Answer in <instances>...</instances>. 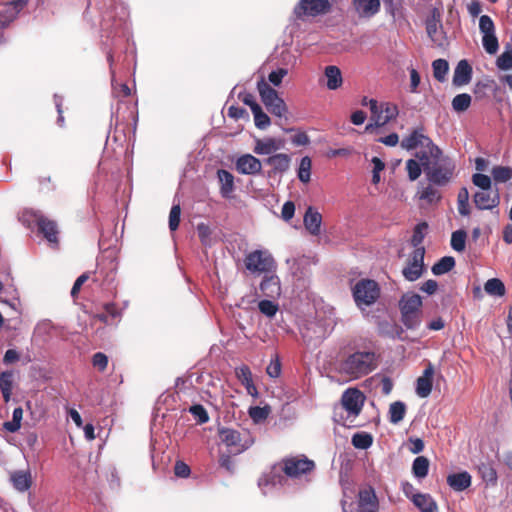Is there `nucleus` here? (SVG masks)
Returning <instances> with one entry per match:
<instances>
[{
  "label": "nucleus",
  "mask_w": 512,
  "mask_h": 512,
  "mask_svg": "<svg viewBox=\"0 0 512 512\" xmlns=\"http://www.w3.org/2000/svg\"><path fill=\"white\" fill-rule=\"evenodd\" d=\"M197 233H198V237H199L201 243L204 245H207L210 235H211V230H210L209 226L204 223L198 224L197 225Z\"/></svg>",
  "instance_id": "64"
},
{
  "label": "nucleus",
  "mask_w": 512,
  "mask_h": 512,
  "mask_svg": "<svg viewBox=\"0 0 512 512\" xmlns=\"http://www.w3.org/2000/svg\"><path fill=\"white\" fill-rule=\"evenodd\" d=\"M366 397L358 388L346 389L340 400V408H335L333 420L346 428L361 426L356 423L357 417L362 412Z\"/></svg>",
  "instance_id": "3"
},
{
  "label": "nucleus",
  "mask_w": 512,
  "mask_h": 512,
  "mask_svg": "<svg viewBox=\"0 0 512 512\" xmlns=\"http://www.w3.org/2000/svg\"><path fill=\"white\" fill-rule=\"evenodd\" d=\"M472 102V97L468 93H462L456 95L452 100V108L456 112L466 111Z\"/></svg>",
  "instance_id": "43"
},
{
  "label": "nucleus",
  "mask_w": 512,
  "mask_h": 512,
  "mask_svg": "<svg viewBox=\"0 0 512 512\" xmlns=\"http://www.w3.org/2000/svg\"><path fill=\"white\" fill-rule=\"evenodd\" d=\"M422 162H418L414 159H409L406 162V170L408 172V177L411 181L417 180L422 172Z\"/></svg>",
  "instance_id": "52"
},
{
  "label": "nucleus",
  "mask_w": 512,
  "mask_h": 512,
  "mask_svg": "<svg viewBox=\"0 0 512 512\" xmlns=\"http://www.w3.org/2000/svg\"><path fill=\"white\" fill-rule=\"evenodd\" d=\"M377 368V355L373 351H356L343 355L337 364L339 374L349 380L362 378Z\"/></svg>",
  "instance_id": "2"
},
{
  "label": "nucleus",
  "mask_w": 512,
  "mask_h": 512,
  "mask_svg": "<svg viewBox=\"0 0 512 512\" xmlns=\"http://www.w3.org/2000/svg\"><path fill=\"white\" fill-rule=\"evenodd\" d=\"M379 501L371 486L362 488L358 492V512H378Z\"/></svg>",
  "instance_id": "17"
},
{
  "label": "nucleus",
  "mask_w": 512,
  "mask_h": 512,
  "mask_svg": "<svg viewBox=\"0 0 512 512\" xmlns=\"http://www.w3.org/2000/svg\"><path fill=\"white\" fill-rule=\"evenodd\" d=\"M478 471L481 475L482 480L487 484L495 485L497 483V472L491 464L481 463L478 466Z\"/></svg>",
  "instance_id": "38"
},
{
  "label": "nucleus",
  "mask_w": 512,
  "mask_h": 512,
  "mask_svg": "<svg viewBox=\"0 0 512 512\" xmlns=\"http://www.w3.org/2000/svg\"><path fill=\"white\" fill-rule=\"evenodd\" d=\"M369 107L371 119L375 122V126H384L399 114L397 105L390 102L378 103L377 100L370 99Z\"/></svg>",
  "instance_id": "9"
},
{
  "label": "nucleus",
  "mask_w": 512,
  "mask_h": 512,
  "mask_svg": "<svg viewBox=\"0 0 512 512\" xmlns=\"http://www.w3.org/2000/svg\"><path fill=\"white\" fill-rule=\"evenodd\" d=\"M257 89L263 104L271 114L277 117L286 115L287 105L274 88L262 79L257 83Z\"/></svg>",
  "instance_id": "6"
},
{
  "label": "nucleus",
  "mask_w": 512,
  "mask_h": 512,
  "mask_svg": "<svg viewBox=\"0 0 512 512\" xmlns=\"http://www.w3.org/2000/svg\"><path fill=\"white\" fill-rule=\"evenodd\" d=\"M424 256V247L412 251L408 258L407 265L402 270V274L406 280L413 282L422 276L425 270Z\"/></svg>",
  "instance_id": "12"
},
{
  "label": "nucleus",
  "mask_w": 512,
  "mask_h": 512,
  "mask_svg": "<svg viewBox=\"0 0 512 512\" xmlns=\"http://www.w3.org/2000/svg\"><path fill=\"white\" fill-rule=\"evenodd\" d=\"M288 74V70L285 68H279L269 73L268 80L274 85L279 86L282 83L283 78Z\"/></svg>",
  "instance_id": "62"
},
{
  "label": "nucleus",
  "mask_w": 512,
  "mask_h": 512,
  "mask_svg": "<svg viewBox=\"0 0 512 512\" xmlns=\"http://www.w3.org/2000/svg\"><path fill=\"white\" fill-rule=\"evenodd\" d=\"M417 195L420 200H424L428 204L438 203L442 198L440 191L432 183L418 191Z\"/></svg>",
  "instance_id": "32"
},
{
  "label": "nucleus",
  "mask_w": 512,
  "mask_h": 512,
  "mask_svg": "<svg viewBox=\"0 0 512 512\" xmlns=\"http://www.w3.org/2000/svg\"><path fill=\"white\" fill-rule=\"evenodd\" d=\"M497 67L500 70L512 69V49H506L496 61Z\"/></svg>",
  "instance_id": "56"
},
{
  "label": "nucleus",
  "mask_w": 512,
  "mask_h": 512,
  "mask_svg": "<svg viewBox=\"0 0 512 512\" xmlns=\"http://www.w3.org/2000/svg\"><path fill=\"white\" fill-rule=\"evenodd\" d=\"M380 295V289L376 281L362 279L353 288V297L356 304L369 306L373 304Z\"/></svg>",
  "instance_id": "7"
},
{
  "label": "nucleus",
  "mask_w": 512,
  "mask_h": 512,
  "mask_svg": "<svg viewBox=\"0 0 512 512\" xmlns=\"http://www.w3.org/2000/svg\"><path fill=\"white\" fill-rule=\"evenodd\" d=\"M11 481L13 486L21 492L28 490L31 486V476L27 472L18 471L12 474Z\"/></svg>",
  "instance_id": "35"
},
{
  "label": "nucleus",
  "mask_w": 512,
  "mask_h": 512,
  "mask_svg": "<svg viewBox=\"0 0 512 512\" xmlns=\"http://www.w3.org/2000/svg\"><path fill=\"white\" fill-rule=\"evenodd\" d=\"M269 415V408L268 407H251L249 409V416L255 423H260L264 421Z\"/></svg>",
  "instance_id": "57"
},
{
  "label": "nucleus",
  "mask_w": 512,
  "mask_h": 512,
  "mask_svg": "<svg viewBox=\"0 0 512 512\" xmlns=\"http://www.w3.org/2000/svg\"><path fill=\"white\" fill-rule=\"evenodd\" d=\"M236 169L240 174L255 175L262 171L261 161L251 154H244L236 161Z\"/></svg>",
  "instance_id": "19"
},
{
  "label": "nucleus",
  "mask_w": 512,
  "mask_h": 512,
  "mask_svg": "<svg viewBox=\"0 0 512 512\" xmlns=\"http://www.w3.org/2000/svg\"><path fill=\"white\" fill-rule=\"evenodd\" d=\"M429 460L425 456H418L414 459L412 464V472L416 478L422 479L428 475Z\"/></svg>",
  "instance_id": "33"
},
{
  "label": "nucleus",
  "mask_w": 512,
  "mask_h": 512,
  "mask_svg": "<svg viewBox=\"0 0 512 512\" xmlns=\"http://www.w3.org/2000/svg\"><path fill=\"white\" fill-rule=\"evenodd\" d=\"M419 146L423 148L422 151H431L433 147H437V145H435L433 141L424 134L423 127L414 129L401 141V147L406 150H413Z\"/></svg>",
  "instance_id": "13"
},
{
  "label": "nucleus",
  "mask_w": 512,
  "mask_h": 512,
  "mask_svg": "<svg viewBox=\"0 0 512 512\" xmlns=\"http://www.w3.org/2000/svg\"><path fill=\"white\" fill-rule=\"evenodd\" d=\"M384 4L385 11L392 18H395L396 15L403 8V0H382Z\"/></svg>",
  "instance_id": "55"
},
{
  "label": "nucleus",
  "mask_w": 512,
  "mask_h": 512,
  "mask_svg": "<svg viewBox=\"0 0 512 512\" xmlns=\"http://www.w3.org/2000/svg\"><path fill=\"white\" fill-rule=\"evenodd\" d=\"M245 267L252 273H267L275 268V261L273 257L261 250H255L249 253L244 260Z\"/></svg>",
  "instance_id": "10"
},
{
  "label": "nucleus",
  "mask_w": 512,
  "mask_h": 512,
  "mask_svg": "<svg viewBox=\"0 0 512 512\" xmlns=\"http://www.w3.org/2000/svg\"><path fill=\"white\" fill-rule=\"evenodd\" d=\"M471 483L472 477L466 471L449 474L447 476V484L452 490L456 492H461L468 489L471 486Z\"/></svg>",
  "instance_id": "23"
},
{
  "label": "nucleus",
  "mask_w": 512,
  "mask_h": 512,
  "mask_svg": "<svg viewBox=\"0 0 512 512\" xmlns=\"http://www.w3.org/2000/svg\"><path fill=\"white\" fill-rule=\"evenodd\" d=\"M428 229V224L426 222H421V223H418L414 230H413V235H412V238H411V245L417 249V248H422L423 246H421L423 240H424V237H425V231Z\"/></svg>",
  "instance_id": "44"
},
{
  "label": "nucleus",
  "mask_w": 512,
  "mask_h": 512,
  "mask_svg": "<svg viewBox=\"0 0 512 512\" xmlns=\"http://www.w3.org/2000/svg\"><path fill=\"white\" fill-rule=\"evenodd\" d=\"M330 10L329 0H300L294 8V14L298 19H303L304 17L324 15Z\"/></svg>",
  "instance_id": "11"
},
{
  "label": "nucleus",
  "mask_w": 512,
  "mask_h": 512,
  "mask_svg": "<svg viewBox=\"0 0 512 512\" xmlns=\"http://www.w3.org/2000/svg\"><path fill=\"white\" fill-rule=\"evenodd\" d=\"M441 27V15L437 9H433L431 16L426 20V31L432 41H436L435 35Z\"/></svg>",
  "instance_id": "34"
},
{
  "label": "nucleus",
  "mask_w": 512,
  "mask_h": 512,
  "mask_svg": "<svg viewBox=\"0 0 512 512\" xmlns=\"http://www.w3.org/2000/svg\"><path fill=\"white\" fill-rule=\"evenodd\" d=\"M14 386V372L3 371L0 374V390L5 403L11 400L12 390Z\"/></svg>",
  "instance_id": "30"
},
{
  "label": "nucleus",
  "mask_w": 512,
  "mask_h": 512,
  "mask_svg": "<svg viewBox=\"0 0 512 512\" xmlns=\"http://www.w3.org/2000/svg\"><path fill=\"white\" fill-rule=\"evenodd\" d=\"M406 414V405L401 401L393 402L389 407V420L393 424H398L404 419Z\"/></svg>",
  "instance_id": "37"
},
{
  "label": "nucleus",
  "mask_w": 512,
  "mask_h": 512,
  "mask_svg": "<svg viewBox=\"0 0 512 512\" xmlns=\"http://www.w3.org/2000/svg\"><path fill=\"white\" fill-rule=\"evenodd\" d=\"M281 470L290 478H297L315 469L314 461L306 456H291L282 459Z\"/></svg>",
  "instance_id": "8"
},
{
  "label": "nucleus",
  "mask_w": 512,
  "mask_h": 512,
  "mask_svg": "<svg viewBox=\"0 0 512 512\" xmlns=\"http://www.w3.org/2000/svg\"><path fill=\"white\" fill-rule=\"evenodd\" d=\"M495 182L505 183L512 178V168L508 166H495L491 171Z\"/></svg>",
  "instance_id": "47"
},
{
  "label": "nucleus",
  "mask_w": 512,
  "mask_h": 512,
  "mask_svg": "<svg viewBox=\"0 0 512 512\" xmlns=\"http://www.w3.org/2000/svg\"><path fill=\"white\" fill-rule=\"evenodd\" d=\"M253 115H254V121L255 126L259 129H265L270 125V118L269 116L262 110L260 105H255L253 107Z\"/></svg>",
  "instance_id": "48"
},
{
  "label": "nucleus",
  "mask_w": 512,
  "mask_h": 512,
  "mask_svg": "<svg viewBox=\"0 0 512 512\" xmlns=\"http://www.w3.org/2000/svg\"><path fill=\"white\" fill-rule=\"evenodd\" d=\"M421 312L401 313V321L407 329H415L421 323Z\"/></svg>",
  "instance_id": "50"
},
{
  "label": "nucleus",
  "mask_w": 512,
  "mask_h": 512,
  "mask_svg": "<svg viewBox=\"0 0 512 512\" xmlns=\"http://www.w3.org/2000/svg\"><path fill=\"white\" fill-rule=\"evenodd\" d=\"M232 454L229 452L227 454H221L219 457V465L224 468L229 473H233L235 470V464L232 460Z\"/></svg>",
  "instance_id": "63"
},
{
  "label": "nucleus",
  "mask_w": 512,
  "mask_h": 512,
  "mask_svg": "<svg viewBox=\"0 0 512 512\" xmlns=\"http://www.w3.org/2000/svg\"><path fill=\"white\" fill-rule=\"evenodd\" d=\"M218 181L220 183V194L223 198L229 199L234 191V176L225 169L217 171Z\"/></svg>",
  "instance_id": "27"
},
{
  "label": "nucleus",
  "mask_w": 512,
  "mask_h": 512,
  "mask_svg": "<svg viewBox=\"0 0 512 512\" xmlns=\"http://www.w3.org/2000/svg\"><path fill=\"white\" fill-rule=\"evenodd\" d=\"M324 75L327 79L326 86L329 90H336L342 86L343 78L341 70L334 65L325 68Z\"/></svg>",
  "instance_id": "29"
},
{
  "label": "nucleus",
  "mask_w": 512,
  "mask_h": 512,
  "mask_svg": "<svg viewBox=\"0 0 512 512\" xmlns=\"http://www.w3.org/2000/svg\"><path fill=\"white\" fill-rule=\"evenodd\" d=\"M351 442L355 448L365 450L372 445L373 437L369 433L359 432L352 436Z\"/></svg>",
  "instance_id": "41"
},
{
  "label": "nucleus",
  "mask_w": 512,
  "mask_h": 512,
  "mask_svg": "<svg viewBox=\"0 0 512 512\" xmlns=\"http://www.w3.org/2000/svg\"><path fill=\"white\" fill-rule=\"evenodd\" d=\"M458 212L462 216H468L470 214L469 206V191L466 187H462L459 190L457 196Z\"/></svg>",
  "instance_id": "40"
},
{
  "label": "nucleus",
  "mask_w": 512,
  "mask_h": 512,
  "mask_svg": "<svg viewBox=\"0 0 512 512\" xmlns=\"http://www.w3.org/2000/svg\"><path fill=\"white\" fill-rule=\"evenodd\" d=\"M261 294L268 298H275L280 295L281 287L279 278L275 275L265 276L260 283Z\"/></svg>",
  "instance_id": "26"
},
{
  "label": "nucleus",
  "mask_w": 512,
  "mask_h": 512,
  "mask_svg": "<svg viewBox=\"0 0 512 512\" xmlns=\"http://www.w3.org/2000/svg\"><path fill=\"white\" fill-rule=\"evenodd\" d=\"M479 28L483 35L495 33L494 22L488 15H482L479 19Z\"/></svg>",
  "instance_id": "60"
},
{
  "label": "nucleus",
  "mask_w": 512,
  "mask_h": 512,
  "mask_svg": "<svg viewBox=\"0 0 512 512\" xmlns=\"http://www.w3.org/2000/svg\"><path fill=\"white\" fill-rule=\"evenodd\" d=\"M189 412L196 418L198 424H205L209 421V415L201 404L192 405Z\"/></svg>",
  "instance_id": "53"
},
{
  "label": "nucleus",
  "mask_w": 512,
  "mask_h": 512,
  "mask_svg": "<svg viewBox=\"0 0 512 512\" xmlns=\"http://www.w3.org/2000/svg\"><path fill=\"white\" fill-rule=\"evenodd\" d=\"M482 44L488 54H495L498 51L499 43L495 33L483 35Z\"/></svg>",
  "instance_id": "51"
},
{
  "label": "nucleus",
  "mask_w": 512,
  "mask_h": 512,
  "mask_svg": "<svg viewBox=\"0 0 512 512\" xmlns=\"http://www.w3.org/2000/svg\"><path fill=\"white\" fill-rule=\"evenodd\" d=\"M92 364L100 372H103L108 366V357L102 352H97L92 357Z\"/></svg>",
  "instance_id": "61"
},
{
  "label": "nucleus",
  "mask_w": 512,
  "mask_h": 512,
  "mask_svg": "<svg viewBox=\"0 0 512 512\" xmlns=\"http://www.w3.org/2000/svg\"><path fill=\"white\" fill-rule=\"evenodd\" d=\"M472 78V67L467 60H461L457 64L454 75L453 84L455 86H463L468 84Z\"/></svg>",
  "instance_id": "24"
},
{
  "label": "nucleus",
  "mask_w": 512,
  "mask_h": 512,
  "mask_svg": "<svg viewBox=\"0 0 512 512\" xmlns=\"http://www.w3.org/2000/svg\"><path fill=\"white\" fill-rule=\"evenodd\" d=\"M30 0H13L0 7V28L8 27L28 5Z\"/></svg>",
  "instance_id": "14"
},
{
  "label": "nucleus",
  "mask_w": 512,
  "mask_h": 512,
  "mask_svg": "<svg viewBox=\"0 0 512 512\" xmlns=\"http://www.w3.org/2000/svg\"><path fill=\"white\" fill-rule=\"evenodd\" d=\"M473 201L479 210H491L500 203L499 191L498 189H489L476 192Z\"/></svg>",
  "instance_id": "18"
},
{
  "label": "nucleus",
  "mask_w": 512,
  "mask_h": 512,
  "mask_svg": "<svg viewBox=\"0 0 512 512\" xmlns=\"http://www.w3.org/2000/svg\"><path fill=\"white\" fill-rule=\"evenodd\" d=\"M283 147L284 141L282 139L267 137L264 139H256L253 151L257 155H271Z\"/></svg>",
  "instance_id": "21"
},
{
  "label": "nucleus",
  "mask_w": 512,
  "mask_h": 512,
  "mask_svg": "<svg viewBox=\"0 0 512 512\" xmlns=\"http://www.w3.org/2000/svg\"><path fill=\"white\" fill-rule=\"evenodd\" d=\"M422 299L418 294L407 293L404 294L399 301V308L401 313L421 312Z\"/></svg>",
  "instance_id": "28"
},
{
  "label": "nucleus",
  "mask_w": 512,
  "mask_h": 512,
  "mask_svg": "<svg viewBox=\"0 0 512 512\" xmlns=\"http://www.w3.org/2000/svg\"><path fill=\"white\" fill-rule=\"evenodd\" d=\"M409 498L421 512H438V505L429 494L416 493Z\"/></svg>",
  "instance_id": "25"
},
{
  "label": "nucleus",
  "mask_w": 512,
  "mask_h": 512,
  "mask_svg": "<svg viewBox=\"0 0 512 512\" xmlns=\"http://www.w3.org/2000/svg\"><path fill=\"white\" fill-rule=\"evenodd\" d=\"M20 220L28 228L36 225L38 232L53 247L59 245V229L56 221L46 217L40 210L25 209L21 214Z\"/></svg>",
  "instance_id": "4"
},
{
  "label": "nucleus",
  "mask_w": 512,
  "mask_h": 512,
  "mask_svg": "<svg viewBox=\"0 0 512 512\" xmlns=\"http://www.w3.org/2000/svg\"><path fill=\"white\" fill-rule=\"evenodd\" d=\"M455 266V259L452 256H444L431 268L434 275H442L451 271Z\"/></svg>",
  "instance_id": "36"
},
{
  "label": "nucleus",
  "mask_w": 512,
  "mask_h": 512,
  "mask_svg": "<svg viewBox=\"0 0 512 512\" xmlns=\"http://www.w3.org/2000/svg\"><path fill=\"white\" fill-rule=\"evenodd\" d=\"M485 292L490 296L503 297L506 293L504 283L498 278H491L484 284Z\"/></svg>",
  "instance_id": "31"
},
{
  "label": "nucleus",
  "mask_w": 512,
  "mask_h": 512,
  "mask_svg": "<svg viewBox=\"0 0 512 512\" xmlns=\"http://www.w3.org/2000/svg\"><path fill=\"white\" fill-rule=\"evenodd\" d=\"M259 311L267 317H273L278 311V304L271 300H261L258 304Z\"/></svg>",
  "instance_id": "54"
},
{
  "label": "nucleus",
  "mask_w": 512,
  "mask_h": 512,
  "mask_svg": "<svg viewBox=\"0 0 512 512\" xmlns=\"http://www.w3.org/2000/svg\"><path fill=\"white\" fill-rule=\"evenodd\" d=\"M23 418V409L21 407H17L13 410L12 420L4 422L3 428L10 432L15 433L21 428V421Z\"/></svg>",
  "instance_id": "39"
},
{
  "label": "nucleus",
  "mask_w": 512,
  "mask_h": 512,
  "mask_svg": "<svg viewBox=\"0 0 512 512\" xmlns=\"http://www.w3.org/2000/svg\"><path fill=\"white\" fill-rule=\"evenodd\" d=\"M236 375L238 379L241 381V383L246 387L247 390L250 389V387L253 388V391L256 392V387L253 383L252 379V373L248 366L243 365L236 369Z\"/></svg>",
  "instance_id": "45"
},
{
  "label": "nucleus",
  "mask_w": 512,
  "mask_h": 512,
  "mask_svg": "<svg viewBox=\"0 0 512 512\" xmlns=\"http://www.w3.org/2000/svg\"><path fill=\"white\" fill-rule=\"evenodd\" d=\"M416 156L422 162L423 171L430 183L445 186L453 178L455 163L438 146L431 151H420Z\"/></svg>",
  "instance_id": "1"
},
{
  "label": "nucleus",
  "mask_w": 512,
  "mask_h": 512,
  "mask_svg": "<svg viewBox=\"0 0 512 512\" xmlns=\"http://www.w3.org/2000/svg\"><path fill=\"white\" fill-rule=\"evenodd\" d=\"M472 182L475 186L479 187L482 190H489L491 189V179L489 176L482 174V173H476L472 176Z\"/></svg>",
  "instance_id": "58"
},
{
  "label": "nucleus",
  "mask_w": 512,
  "mask_h": 512,
  "mask_svg": "<svg viewBox=\"0 0 512 512\" xmlns=\"http://www.w3.org/2000/svg\"><path fill=\"white\" fill-rule=\"evenodd\" d=\"M217 435L220 443L223 444L227 452L232 455H239L255 443L254 436L245 429L236 430L229 427L220 426L217 430Z\"/></svg>",
  "instance_id": "5"
},
{
  "label": "nucleus",
  "mask_w": 512,
  "mask_h": 512,
  "mask_svg": "<svg viewBox=\"0 0 512 512\" xmlns=\"http://www.w3.org/2000/svg\"><path fill=\"white\" fill-rule=\"evenodd\" d=\"M312 161L308 156H304L299 165L298 178L303 183H308L311 179Z\"/></svg>",
  "instance_id": "46"
},
{
  "label": "nucleus",
  "mask_w": 512,
  "mask_h": 512,
  "mask_svg": "<svg viewBox=\"0 0 512 512\" xmlns=\"http://www.w3.org/2000/svg\"><path fill=\"white\" fill-rule=\"evenodd\" d=\"M434 367L431 363L424 369L423 374L416 381V393L421 398L431 394L433 388Z\"/></svg>",
  "instance_id": "20"
},
{
  "label": "nucleus",
  "mask_w": 512,
  "mask_h": 512,
  "mask_svg": "<svg viewBox=\"0 0 512 512\" xmlns=\"http://www.w3.org/2000/svg\"><path fill=\"white\" fill-rule=\"evenodd\" d=\"M264 163L271 166V169L267 171V177L273 178L276 176H282L289 170L291 157L285 153H278L266 158Z\"/></svg>",
  "instance_id": "15"
},
{
  "label": "nucleus",
  "mask_w": 512,
  "mask_h": 512,
  "mask_svg": "<svg viewBox=\"0 0 512 512\" xmlns=\"http://www.w3.org/2000/svg\"><path fill=\"white\" fill-rule=\"evenodd\" d=\"M433 76L439 82L446 79V74L449 70V64L445 59H436L432 62Z\"/></svg>",
  "instance_id": "42"
},
{
  "label": "nucleus",
  "mask_w": 512,
  "mask_h": 512,
  "mask_svg": "<svg viewBox=\"0 0 512 512\" xmlns=\"http://www.w3.org/2000/svg\"><path fill=\"white\" fill-rule=\"evenodd\" d=\"M466 238L467 233L464 230L454 231L451 236V247L457 252L464 251Z\"/></svg>",
  "instance_id": "49"
},
{
  "label": "nucleus",
  "mask_w": 512,
  "mask_h": 512,
  "mask_svg": "<svg viewBox=\"0 0 512 512\" xmlns=\"http://www.w3.org/2000/svg\"><path fill=\"white\" fill-rule=\"evenodd\" d=\"M181 208L179 205H173L169 213V228L171 231L177 230L180 223Z\"/></svg>",
  "instance_id": "59"
},
{
  "label": "nucleus",
  "mask_w": 512,
  "mask_h": 512,
  "mask_svg": "<svg viewBox=\"0 0 512 512\" xmlns=\"http://www.w3.org/2000/svg\"><path fill=\"white\" fill-rule=\"evenodd\" d=\"M303 222L306 230L311 235L318 236L321 233L322 215L313 207H308Z\"/></svg>",
  "instance_id": "22"
},
{
  "label": "nucleus",
  "mask_w": 512,
  "mask_h": 512,
  "mask_svg": "<svg viewBox=\"0 0 512 512\" xmlns=\"http://www.w3.org/2000/svg\"><path fill=\"white\" fill-rule=\"evenodd\" d=\"M351 5L359 19H371L381 10V0H352Z\"/></svg>",
  "instance_id": "16"
}]
</instances>
